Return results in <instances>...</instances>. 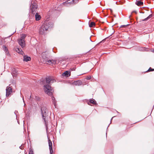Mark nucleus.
<instances>
[{"label":"nucleus","mask_w":154,"mask_h":154,"mask_svg":"<svg viewBox=\"0 0 154 154\" xmlns=\"http://www.w3.org/2000/svg\"><path fill=\"white\" fill-rule=\"evenodd\" d=\"M56 82L55 80L52 76L47 77L45 79H43L41 81V83L44 85V90L45 92L49 96H52L54 90L49 85L51 83Z\"/></svg>","instance_id":"obj_1"},{"label":"nucleus","mask_w":154,"mask_h":154,"mask_svg":"<svg viewBox=\"0 0 154 154\" xmlns=\"http://www.w3.org/2000/svg\"><path fill=\"white\" fill-rule=\"evenodd\" d=\"M53 25L51 22L46 23L42 26L39 31L40 34L45 35L47 32L48 29L52 27Z\"/></svg>","instance_id":"obj_2"},{"label":"nucleus","mask_w":154,"mask_h":154,"mask_svg":"<svg viewBox=\"0 0 154 154\" xmlns=\"http://www.w3.org/2000/svg\"><path fill=\"white\" fill-rule=\"evenodd\" d=\"M41 111L42 118L44 121L45 125L46 127V129L47 130V129H48V127L47 126L48 121L46 119V117L48 112V110L47 108L46 107L43 106L41 107Z\"/></svg>","instance_id":"obj_3"},{"label":"nucleus","mask_w":154,"mask_h":154,"mask_svg":"<svg viewBox=\"0 0 154 154\" xmlns=\"http://www.w3.org/2000/svg\"><path fill=\"white\" fill-rule=\"evenodd\" d=\"M31 13L33 14H35L38 8V6L36 3L34 2L32 3L31 6Z\"/></svg>","instance_id":"obj_4"},{"label":"nucleus","mask_w":154,"mask_h":154,"mask_svg":"<svg viewBox=\"0 0 154 154\" xmlns=\"http://www.w3.org/2000/svg\"><path fill=\"white\" fill-rule=\"evenodd\" d=\"M6 96L7 97H8L11 95L12 92V88L9 86H7L6 89Z\"/></svg>","instance_id":"obj_5"},{"label":"nucleus","mask_w":154,"mask_h":154,"mask_svg":"<svg viewBox=\"0 0 154 154\" xmlns=\"http://www.w3.org/2000/svg\"><path fill=\"white\" fill-rule=\"evenodd\" d=\"M45 63L48 64H55L56 63V61L54 60H46L45 61Z\"/></svg>","instance_id":"obj_6"},{"label":"nucleus","mask_w":154,"mask_h":154,"mask_svg":"<svg viewBox=\"0 0 154 154\" xmlns=\"http://www.w3.org/2000/svg\"><path fill=\"white\" fill-rule=\"evenodd\" d=\"M18 42L19 45L22 48H23L25 47V41H23L20 40H18Z\"/></svg>","instance_id":"obj_7"},{"label":"nucleus","mask_w":154,"mask_h":154,"mask_svg":"<svg viewBox=\"0 0 154 154\" xmlns=\"http://www.w3.org/2000/svg\"><path fill=\"white\" fill-rule=\"evenodd\" d=\"M71 75V73L69 71H66L62 74L63 76H65L66 77H68Z\"/></svg>","instance_id":"obj_8"},{"label":"nucleus","mask_w":154,"mask_h":154,"mask_svg":"<svg viewBox=\"0 0 154 154\" xmlns=\"http://www.w3.org/2000/svg\"><path fill=\"white\" fill-rule=\"evenodd\" d=\"M135 3L139 6H141L143 5V2L140 0H137Z\"/></svg>","instance_id":"obj_9"},{"label":"nucleus","mask_w":154,"mask_h":154,"mask_svg":"<svg viewBox=\"0 0 154 154\" xmlns=\"http://www.w3.org/2000/svg\"><path fill=\"white\" fill-rule=\"evenodd\" d=\"M31 60V58L26 56H24L23 57V60L26 62H27Z\"/></svg>","instance_id":"obj_10"},{"label":"nucleus","mask_w":154,"mask_h":154,"mask_svg":"<svg viewBox=\"0 0 154 154\" xmlns=\"http://www.w3.org/2000/svg\"><path fill=\"white\" fill-rule=\"evenodd\" d=\"M51 99L52 100V103L54 104L55 107V108H56V107L57 102L55 100V98L54 97L52 96L51 97Z\"/></svg>","instance_id":"obj_11"},{"label":"nucleus","mask_w":154,"mask_h":154,"mask_svg":"<svg viewBox=\"0 0 154 154\" xmlns=\"http://www.w3.org/2000/svg\"><path fill=\"white\" fill-rule=\"evenodd\" d=\"M35 20L37 21H38L40 20L41 18L40 15H38L37 13H36V14H35Z\"/></svg>","instance_id":"obj_12"},{"label":"nucleus","mask_w":154,"mask_h":154,"mask_svg":"<svg viewBox=\"0 0 154 154\" xmlns=\"http://www.w3.org/2000/svg\"><path fill=\"white\" fill-rule=\"evenodd\" d=\"M3 49L5 52L6 54H9V52L8 51L7 48L6 47L5 45H3Z\"/></svg>","instance_id":"obj_13"},{"label":"nucleus","mask_w":154,"mask_h":154,"mask_svg":"<svg viewBox=\"0 0 154 154\" xmlns=\"http://www.w3.org/2000/svg\"><path fill=\"white\" fill-rule=\"evenodd\" d=\"M73 84L75 85H79L81 84V82L80 81L74 82L73 83Z\"/></svg>","instance_id":"obj_14"},{"label":"nucleus","mask_w":154,"mask_h":154,"mask_svg":"<svg viewBox=\"0 0 154 154\" xmlns=\"http://www.w3.org/2000/svg\"><path fill=\"white\" fill-rule=\"evenodd\" d=\"M17 71L15 69H14L12 70L11 74L13 75V76H14L17 75Z\"/></svg>","instance_id":"obj_15"},{"label":"nucleus","mask_w":154,"mask_h":154,"mask_svg":"<svg viewBox=\"0 0 154 154\" xmlns=\"http://www.w3.org/2000/svg\"><path fill=\"white\" fill-rule=\"evenodd\" d=\"M26 35L25 34H22L19 40H22L23 41H25V38L26 37Z\"/></svg>","instance_id":"obj_16"},{"label":"nucleus","mask_w":154,"mask_h":154,"mask_svg":"<svg viewBox=\"0 0 154 154\" xmlns=\"http://www.w3.org/2000/svg\"><path fill=\"white\" fill-rule=\"evenodd\" d=\"M15 50L19 54H23V52L21 49H20L19 48H17L15 49Z\"/></svg>","instance_id":"obj_17"},{"label":"nucleus","mask_w":154,"mask_h":154,"mask_svg":"<svg viewBox=\"0 0 154 154\" xmlns=\"http://www.w3.org/2000/svg\"><path fill=\"white\" fill-rule=\"evenodd\" d=\"M91 103H92L93 104H96L95 100L94 99H91L90 100L89 102H88V104L90 105Z\"/></svg>","instance_id":"obj_18"},{"label":"nucleus","mask_w":154,"mask_h":154,"mask_svg":"<svg viewBox=\"0 0 154 154\" xmlns=\"http://www.w3.org/2000/svg\"><path fill=\"white\" fill-rule=\"evenodd\" d=\"M48 145L49 146V149L51 148H52V144L51 141L48 138Z\"/></svg>","instance_id":"obj_19"},{"label":"nucleus","mask_w":154,"mask_h":154,"mask_svg":"<svg viewBox=\"0 0 154 154\" xmlns=\"http://www.w3.org/2000/svg\"><path fill=\"white\" fill-rule=\"evenodd\" d=\"M95 26V23L94 22H92L89 24V26L90 27H93Z\"/></svg>","instance_id":"obj_20"},{"label":"nucleus","mask_w":154,"mask_h":154,"mask_svg":"<svg viewBox=\"0 0 154 154\" xmlns=\"http://www.w3.org/2000/svg\"><path fill=\"white\" fill-rule=\"evenodd\" d=\"M152 17V15L150 14L146 18L144 19L143 20V21H146L147 20L149 19L150 18Z\"/></svg>","instance_id":"obj_21"},{"label":"nucleus","mask_w":154,"mask_h":154,"mask_svg":"<svg viewBox=\"0 0 154 154\" xmlns=\"http://www.w3.org/2000/svg\"><path fill=\"white\" fill-rule=\"evenodd\" d=\"M154 71V69H152L150 67L147 70V72L152 71Z\"/></svg>","instance_id":"obj_22"},{"label":"nucleus","mask_w":154,"mask_h":154,"mask_svg":"<svg viewBox=\"0 0 154 154\" xmlns=\"http://www.w3.org/2000/svg\"><path fill=\"white\" fill-rule=\"evenodd\" d=\"M35 99L36 100H40V98L38 96H35Z\"/></svg>","instance_id":"obj_23"},{"label":"nucleus","mask_w":154,"mask_h":154,"mask_svg":"<svg viewBox=\"0 0 154 154\" xmlns=\"http://www.w3.org/2000/svg\"><path fill=\"white\" fill-rule=\"evenodd\" d=\"M128 25V24L126 25H124L121 26L120 27V28L125 27Z\"/></svg>","instance_id":"obj_24"},{"label":"nucleus","mask_w":154,"mask_h":154,"mask_svg":"<svg viewBox=\"0 0 154 154\" xmlns=\"http://www.w3.org/2000/svg\"><path fill=\"white\" fill-rule=\"evenodd\" d=\"M76 68L75 67H73L72 68H71L70 69L72 71H75V70Z\"/></svg>","instance_id":"obj_25"},{"label":"nucleus","mask_w":154,"mask_h":154,"mask_svg":"<svg viewBox=\"0 0 154 154\" xmlns=\"http://www.w3.org/2000/svg\"><path fill=\"white\" fill-rule=\"evenodd\" d=\"M91 76H88L87 78H86V79L88 80H89V79H91Z\"/></svg>","instance_id":"obj_26"},{"label":"nucleus","mask_w":154,"mask_h":154,"mask_svg":"<svg viewBox=\"0 0 154 154\" xmlns=\"http://www.w3.org/2000/svg\"><path fill=\"white\" fill-rule=\"evenodd\" d=\"M29 154H33V152L30 151L29 153Z\"/></svg>","instance_id":"obj_27"},{"label":"nucleus","mask_w":154,"mask_h":154,"mask_svg":"<svg viewBox=\"0 0 154 154\" xmlns=\"http://www.w3.org/2000/svg\"><path fill=\"white\" fill-rule=\"evenodd\" d=\"M42 58H44V56L43 55V56H42Z\"/></svg>","instance_id":"obj_28"},{"label":"nucleus","mask_w":154,"mask_h":154,"mask_svg":"<svg viewBox=\"0 0 154 154\" xmlns=\"http://www.w3.org/2000/svg\"><path fill=\"white\" fill-rule=\"evenodd\" d=\"M112 118H113V117L112 118L111 120H112Z\"/></svg>","instance_id":"obj_29"}]
</instances>
